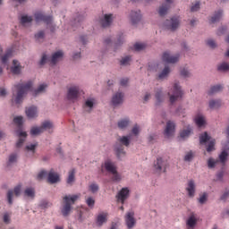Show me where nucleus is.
<instances>
[{
  "label": "nucleus",
  "instance_id": "nucleus-18",
  "mask_svg": "<svg viewBox=\"0 0 229 229\" xmlns=\"http://www.w3.org/2000/svg\"><path fill=\"white\" fill-rule=\"evenodd\" d=\"M180 59L179 55H171L168 52H165L162 56L163 62H165L166 64H176L178 60Z\"/></svg>",
  "mask_w": 229,
  "mask_h": 229
},
{
  "label": "nucleus",
  "instance_id": "nucleus-45",
  "mask_svg": "<svg viewBox=\"0 0 229 229\" xmlns=\"http://www.w3.org/2000/svg\"><path fill=\"white\" fill-rule=\"evenodd\" d=\"M131 63V56H125L120 61V65H130Z\"/></svg>",
  "mask_w": 229,
  "mask_h": 229
},
{
  "label": "nucleus",
  "instance_id": "nucleus-39",
  "mask_svg": "<svg viewBox=\"0 0 229 229\" xmlns=\"http://www.w3.org/2000/svg\"><path fill=\"white\" fill-rule=\"evenodd\" d=\"M13 51L12 49L7 50L5 55L2 57V64L6 65L8 64V58H10L13 55Z\"/></svg>",
  "mask_w": 229,
  "mask_h": 229
},
{
  "label": "nucleus",
  "instance_id": "nucleus-1",
  "mask_svg": "<svg viewBox=\"0 0 229 229\" xmlns=\"http://www.w3.org/2000/svg\"><path fill=\"white\" fill-rule=\"evenodd\" d=\"M33 90V82L29 81L27 82H19L14 85L13 89V99L16 105H21L24 101V98L28 95V92Z\"/></svg>",
  "mask_w": 229,
  "mask_h": 229
},
{
  "label": "nucleus",
  "instance_id": "nucleus-33",
  "mask_svg": "<svg viewBox=\"0 0 229 229\" xmlns=\"http://www.w3.org/2000/svg\"><path fill=\"white\" fill-rule=\"evenodd\" d=\"M223 90V86L221 84L213 86L210 88V89L208 91V94L209 96H212V94H216V92H221Z\"/></svg>",
  "mask_w": 229,
  "mask_h": 229
},
{
  "label": "nucleus",
  "instance_id": "nucleus-60",
  "mask_svg": "<svg viewBox=\"0 0 229 229\" xmlns=\"http://www.w3.org/2000/svg\"><path fill=\"white\" fill-rule=\"evenodd\" d=\"M35 148H37V144H31V145H28L26 147L27 151H33V153H35Z\"/></svg>",
  "mask_w": 229,
  "mask_h": 229
},
{
  "label": "nucleus",
  "instance_id": "nucleus-62",
  "mask_svg": "<svg viewBox=\"0 0 229 229\" xmlns=\"http://www.w3.org/2000/svg\"><path fill=\"white\" fill-rule=\"evenodd\" d=\"M4 223H5L6 225H8V223H10V215L8 213H5L4 215Z\"/></svg>",
  "mask_w": 229,
  "mask_h": 229
},
{
  "label": "nucleus",
  "instance_id": "nucleus-12",
  "mask_svg": "<svg viewBox=\"0 0 229 229\" xmlns=\"http://www.w3.org/2000/svg\"><path fill=\"white\" fill-rule=\"evenodd\" d=\"M165 169H167V161L162 159V157H157L154 163V171L160 174V173H165Z\"/></svg>",
  "mask_w": 229,
  "mask_h": 229
},
{
  "label": "nucleus",
  "instance_id": "nucleus-46",
  "mask_svg": "<svg viewBox=\"0 0 229 229\" xmlns=\"http://www.w3.org/2000/svg\"><path fill=\"white\" fill-rule=\"evenodd\" d=\"M134 51H142V49H146V44L143 43H136L133 46Z\"/></svg>",
  "mask_w": 229,
  "mask_h": 229
},
{
  "label": "nucleus",
  "instance_id": "nucleus-2",
  "mask_svg": "<svg viewBox=\"0 0 229 229\" xmlns=\"http://www.w3.org/2000/svg\"><path fill=\"white\" fill-rule=\"evenodd\" d=\"M106 171L109 174H112V182H121L122 176L119 173H117V166L115 164L110 160H106L101 165V173H105Z\"/></svg>",
  "mask_w": 229,
  "mask_h": 229
},
{
  "label": "nucleus",
  "instance_id": "nucleus-59",
  "mask_svg": "<svg viewBox=\"0 0 229 229\" xmlns=\"http://www.w3.org/2000/svg\"><path fill=\"white\" fill-rule=\"evenodd\" d=\"M128 78H123V79H121L120 81V85L121 87H126L128 85Z\"/></svg>",
  "mask_w": 229,
  "mask_h": 229
},
{
  "label": "nucleus",
  "instance_id": "nucleus-29",
  "mask_svg": "<svg viewBox=\"0 0 229 229\" xmlns=\"http://www.w3.org/2000/svg\"><path fill=\"white\" fill-rule=\"evenodd\" d=\"M11 72L13 74H20L21 73V64L17 60L13 61V66L11 67Z\"/></svg>",
  "mask_w": 229,
  "mask_h": 229
},
{
  "label": "nucleus",
  "instance_id": "nucleus-15",
  "mask_svg": "<svg viewBox=\"0 0 229 229\" xmlns=\"http://www.w3.org/2000/svg\"><path fill=\"white\" fill-rule=\"evenodd\" d=\"M226 135H227V145L224 148L221 154L219 155V161L221 164H225L226 158H228V149H229V126L226 129Z\"/></svg>",
  "mask_w": 229,
  "mask_h": 229
},
{
  "label": "nucleus",
  "instance_id": "nucleus-30",
  "mask_svg": "<svg viewBox=\"0 0 229 229\" xmlns=\"http://www.w3.org/2000/svg\"><path fill=\"white\" fill-rule=\"evenodd\" d=\"M21 26H28L33 22V16L22 15L20 19Z\"/></svg>",
  "mask_w": 229,
  "mask_h": 229
},
{
  "label": "nucleus",
  "instance_id": "nucleus-22",
  "mask_svg": "<svg viewBox=\"0 0 229 229\" xmlns=\"http://www.w3.org/2000/svg\"><path fill=\"white\" fill-rule=\"evenodd\" d=\"M186 191L190 198H194V194H196V183L194 182V181L191 180L188 182Z\"/></svg>",
  "mask_w": 229,
  "mask_h": 229
},
{
  "label": "nucleus",
  "instance_id": "nucleus-28",
  "mask_svg": "<svg viewBox=\"0 0 229 229\" xmlns=\"http://www.w3.org/2000/svg\"><path fill=\"white\" fill-rule=\"evenodd\" d=\"M37 106H32L26 109V115L29 117V119H33V117H37Z\"/></svg>",
  "mask_w": 229,
  "mask_h": 229
},
{
  "label": "nucleus",
  "instance_id": "nucleus-20",
  "mask_svg": "<svg viewBox=\"0 0 229 229\" xmlns=\"http://www.w3.org/2000/svg\"><path fill=\"white\" fill-rule=\"evenodd\" d=\"M131 24H137L138 22H140V19H142V14H140V11H131Z\"/></svg>",
  "mask_w": 229,
  "mask_h": 229
},
{
  "label": "nucleus",
  "instance_id": "nucleus-40",
  "mask_svg": "<svg viewBox=\"0 0 229 229\" xmlns=\"http://www.w3.org/2000/svg\"><path fill=\"white\" fill-rule=\"evenodd\" d=\"M191 131H192V129L191 128V126H188L187 130H182L180 132L181 139H187V137L191 135Z\"/></svg>",
  "mask_w": 229,
  "mask_h": 229
},
{
  "label": "nucleus",
  "instance_id": "nucleus-47",
  "mask_svg": "<svg viewBox=\"0 0 229 229\" xmlns=\"http://www.w3.org/2000/svg\"><path fill=\"white\" fill-rule=\"evenodd\" d=\"M86 203L88 207H89V208H94V205H96V200L94 199V198L89 197L86 199Z\"/></svg>",
  "mask_w": 229,
  "mask_h": 229
},
{
  "label": "nucleus",
  "instance_id": "nucleus-49",
  "mask_svg": "<svg viewBox=\"0 0 229 229\" xmlns=\"http://www.w3.org/2000/svg\"><path fill=\"white\" fill-rule=\"evenodd\" d=\"M140 131V127L139 125H134V127L132 128L131 130V135H134L135 137H137V135H139Z\"/></svg>",
  "mask_w": 229,
  "mask_h": 229
},
{
  "label": "nucleus",
  "instance_id": "nucleus-23",
  "mask_svg": "<svg viewBox=\"0 0 229 229\" xmlns=\"http://www.w3.org/2000/svg\"><path fill=\"white\" fill-rule=\"evenodd\" d=\"M96 104V98H89L86 99L83 108L85 112H90L92 108H94V105Z\"/></svg>",
  "mask_w": 229,
  "mask_h": 229
},
{
  "label": "nucleus",
  "instance_id": "nucleus-56",
  "mask_svg": "<svg viewBox=\"0 0 229 229\" xmlns=\"http://www.w3.org/2000/svg\"><path fill=\"white\" fill-rule=\"evenodd\" d=\"M181 76H183L184 78H189L191 76V72H188L187 69H182L181 71Z\"/></svg>",
  "mask_w": 229,
  "mask_h": 229
},
{
  "label": "nucleus",
  "instance_id": "nucleus-21",
  "mask_svg": "<svg viewBox=\"0 0 229 229\" xmlns=\"http://www.w3.org/2000/svg\"><path fill=\"white\" fill-rule=\"evenodd\" d=\"M166 4H162V6L159 7L158 13L161 17H164L165 13H167V10L171 8V4L173 3V0H165Z\"/></svg>",
  "mask_w": 229,
  "mask_h": 229
},
{
  "label": "nucleus",
  "instance_id": "nucleus-38",
  "mask_svg": "<svg viewBox=\"0 0 229 229\" xmlns=\"http://www.w3.org/2000/svg\"><path fill=\"white\" fill-rule=\"evenodd\" d=\"M128 124H130V119H122L118 122V128H120V130H124V128H126Z\"/></svg>",
  "mask_w": 229,
  "mask_h": 229
},
{
  "label": "nucleus",
  "instance_id": "nucleus-53",
  "mask_svg": "<svg viewBox=\"0 0 229 229\" xmlns=\"http://www.w3.org/2000/svg\"><path fill=\"white\" fill-rule=\"evenodd\" d=\"M22 189L21 184H18L16 187H14L13 192L15 196H21V190Z\"/></svg>",
  "mask_w": 229,
  "mask_h": 229
},
{
  "label": "nucleus",
  "instance_id": "nucleus-34",
  "mask_svg": "<svg viewBox=\"0 0 229 229\" xmlns=\"http://www.w3.org/2000/svg\"><path fill=\"white\" fill-rule=\"evenodd\" d=\"M195 123L199 128H201V126H205V117L201 114H198L195 116Z\"/></svg>",
  "mask_w": 229,
  "mask_h": 229
},
{
  "label": "nucleus",
  "instance_id": "nucleus-4",
  "mask_svg": "<svg viewBox=\"0 0 229 229\" xmlns=\"http://www.w3.org/2000/svg\"><path fill=\"white\" fill-rule=\"evenodd\" d=\"M14 124L18 125V130L16 131V133L18 137H20L18 142L16 143V148H22V144L25 142L26 137H28V133L26 131H22V116H17L13 119Z\"/></svg>",
  "mask_w": 229,
  "mask_h": 229
},
{
  "label": "nucleus",
  "instance_id": "nucleus-32",
  "mask_svg": "<svg viewBox=\"0 0 229 229\" xmlns=\"http://www.w3.org/2000/svg\"><path fill=\"white\" fill-rule=\"evenodd\" d=\"M74 174H76V170L72 169V170L69 171L68 178H67V181H66L68 185H72V183H74V180H75Z\"/></svg>",
  "mask_w": 229,
  "mask_h": 229
},
{
  "label": "nucleus",
  "instance_id": "nucleus-24",
  "mask_svg": "<svg viewBox=\"0 0 229 229\" xmlns=\"http://www.w3.org/2000/svg\"><path fill=\"white\" fill-rule=\"evenodd\" d=\"M123 98H124V94L123 92H117L112 98V103L114 106H117V105H121V103H123Z\"/></svg>",
  "mask_w": 229,
  "mask_h": 229
},
{
  "label": "nucleus",
  "instance_id": "nucleus-36",
  "mask_svg": "<svg viewBox=\"0 0 229 229\" xmlns=\"http://www.w3.org/2000/svg\"><path fill=\"white\" fill-rule=\"evenodd\" d=\"M156 99L157 103H162V101H164V94L162 93V88H157L156 89Z\"/></svg>",
  "mask_w": 229,
  "mask_h": 229
},
{
  "label": "nucleus",
  "instance_id": "nucleus-16",
  "mask_svg": "<svg viewBox=\"0 0 229 229\" xmlns=\"http://www.w3.org/2000/svg\"><path fill=\"white\" fill-rule=\"evenodd\" d=\"M137 221L135 220V213L133 211H129L125 215V225L127 228L131 229L135 226Z\"/></svg>",
  "mask_w": 229,
  "mask_h": 229
},
{
  "label": "nucleus",
  "instance_id": "nucleus-43",
  "mask_svg": "<svg viewBox=\"0 0 229 229\" xmlns=\"http://www.w3.org/2000/svg\"><path fill=\"white\" fill-rule=\"evenodd\" d=\"M217 70L220 72H227L229 71V64L227 63H222L218 65Z\"/></svg>",
  "mask_w": 229,
  "mask_h": 229
},
{
  "label": "nucleus",
  "instance_id": "nucleus-8",
  "mask_svg": "<svg viewBox=\"0 0 229 229\" xmlns=\"http://www.w3.org/2000/svg\"><path fill=\"white\" fill-rule=\"evenodd\" d=\"M207 142H208V146H207L206 149H207L208 153L214 151V149H216V148H215L216 140L212 139L210 136H208V132H204L199 136V143L207 144Z\"/></svg>",
  "mask_w": 229,
  "mask_h": 229
},
{
  "label": "nucleus",
  "instance_id": "nucleus-7",
  "mask_svg": "<svg viewBox=\"0 0 229 229\" xmlns=\"http://www.w3.org/2000/svg\"><path fill=\"white\" fill-rule=\"evenodd\" d=\"M62 58H64V52L62 51H57L54 53L50 59H48L47 55L44 54L39 64L40 65H44L47 62H50L51 65H56L57 62H59V60H62Z\"/></svg>",
  "mask_w": 229,
  "mask_h": 229
},
{
  "label": "nucleus",
  "instance_id": "nucleus-63",
  "mask_svg": "<svg viewBox=\"0 0 229 229\" xmlns=\"http://www.w3.org/2000/svg\"><path fill=\"white\" fill-rule=\"evenodd\" d=\"M35 38L38 40L39 38H44V31H39L35 35Z\"/></svg>",
  "mask_w": 229,
  "mask_h": 229
},
{
  "label": "nucleus",
  "instance_id": "nucleus-9",
  "mask_svg": "<svg viewBox=\"0 0 229 229\" xmlns=\"http://www.w3.org/2000/svg\"><path fill=\"white\" fill-rule=\"evenodd\" d=\"M47 176V180L49 183H56L60 180V177L58 176V174L50 171L48 174L47 171L42 170L41 172L38 173L37 176V180H44Z\"/></svg>",
  "mask_w": 229,
  "mask_h": 229
},
{
  "label": "nucleus",
  "instance_id": "nucleus-14",
  "mask_svg": "<svg viewBox=\"0 0 229 229\" xmlns=\"http://www.w3.org/2000/svg\"><path fill=\"white\" fill-rule=\"evenodd\" d=\"M165 26L166 30H171V31H174L180 26V17L174 16L171 20H166L165 22Z\"/></svg>",
  "mask_w": 229,
  "mask_h": 229
},
{
  "label": "nucleus",
  "instance_id": "nucleus-51",
  "mask_svg": "<svg viewBox=\"0 0 229 229\" xmlns=\"http://www.w3.org/2000/svg\"><path fill=\"white\" fill-rule=\"evenodd\" d=\"M13 162H17V154L15 153L9 156L8 165H10V164H13Z\"/></svg>",
  "mask_w": 229,
  "mask_h": 229
},
{
  "label": "nucleus",
  "instance_id": "nucleus-19",
  "mask_svg": "<svg viewBox=\"0 0 229 229\" xmlns=\"http://www.w3.org/2000/svg\"><path fill=\"white\" fill-rule=\"evenodd\" d=\"M174 128H176V125L174 122L168 121L166 123V127L165 129V137H166V139H169V137H173V135H174Z\"/></svg>",
  "mask_w": 229,
  "mask_h": 229
},
{
  "label": "nucleus",
  "instance_id": "nucleus-57",
  "mask_svg": "<svg viewBox=\"0 0 229 229\" xmlns=\"http://www.w3.org/2000/svg\"><path fill=\"white\" fill-rule=\"evenodd\" d=\"M207 45L212 49H214V47H216V41H214V39H208L207 41Z\"/></svg>",
  "mask_w": 229,
  "mask_h": 229
},
{
  "label": "nucleus",
  "instance_id": "nucleus-54",
  "mask_svg": "<svg viewBox=\"0 0 229 229\" xmlns=\"http://www.w3.org/2000/svg\"><path fill=\"white\" fill-rule=\"evenodd\" d=\"M123 42H124V37L122 35V36H119V38H117V41L114 42L115 47H117V46H121Z\"/></svg>",
  "mask_w": 229,
  "mask_h": 229
},
{
  "label": "nucleus",
  "instance_id": "nucleus-41",
  "mask_svg": "<svg viewBox=\"0 0 229 229\" xmlns=\"http://www.w3.org/2000/svg\"><path fill=\"white\" fill-rule=\"evenodd\" d=\"M220 106H221V100L217 99V100L209 101V108H211L212 110L216 108H219Z\"/></svg>",
  "mask_w": 229,
  "mask_h": 229
},
{
  "label": "nucleus",
  "instance_id": "nucleus-10",
  "mask_svg": "<svg viewBox=\"0 0 229 229\" xmlns=\"http://www.w3.org/2000/svg\"><path fill=\"white\" fill-rule=\"evenodd\" d=\"M34 17L36 19V22L43 21L48 28H53V16H47L42 13H36Z\"/></svg>",
  "mask_w": 229,
  "mask_h": 229
},
{
  "label": "nucleus",
  "instance_id": "nucleus-61",
  "mask_svg": "<svg viewBox=\"0 0 229 229\" xmlns=\"http://www.w3.org/2000/svg\"><path fill=\"white\" fill-rule=\"evenodd\" d=\"M184 160L186 162H191L192 160V152H189L188 154L185 155Z\"/></svg>",
  "mask_w": 229,
  "mask_h": 229
},
{
  "label": "nucleus",
  "instance_id": "nucleus-11",
  "mask_svg": "<svg viewBox=\"0 0 229 229\" xmlns=\"http://www.w3.org/2000/svg\"><path fill=\"white\" fill-rule=\"evenodd\" d=\"M51 128H53V123L49 121H46L40 127H33L30 130V134L40 135V133H43L45 130H51Z\"/></svg>",
  "mask_w": 229,
  "mask_h": 229
},
{
  "label": "nucleus",
  "instance_id": "nucleus-44",
  "mask_svg": "<svg viewBox=\"0 0 229 229\" xmlns=\"http://www.w3.org/2000/svg\"><path fill=\"white\" fill-rule=\"evenodd\" d=\"M25 196H28V198H35V189L33 188H27L24 191Z\"/></svg>",
  "mask_w": 229,
  "mask_h": 229
},
{
  "label": "nucleus",
  "instance_id": "nucleus-27",
  "mask_svg": "<svg viewBox=\"0 0 229 229\" xmlns=\"http://www.w3.org/2000/svg\"><path fill=\"white\" fill-rule=\"evenodd\" d=\"M108 217V214L107 213H100L98 214V216H97V225L98 226H103L104 223H106Z\"/></svg>",
  "mask_w": 229,
  "mask_h": 229
},
{
  "label": "nucleus",
  "instance_id": "nucleus-64",
  "mask_svg": "<svg viewBox=\"0 0 229 229\" xmlns=\"http://www.w3.org/2000/svg\"><path fill=\"white\" fill-rule=\"evenodd\" d=\"M80 42L85 46V44H87V36H81L80 38Z\"/></svg>",
  "mask_w": 229,
  "mask_h": 229
},
{
  "label": "nucleus",
  "instance_id": "nucleus-31",
  "mask_svg": "<svg viewBox=\"0 0 229 229\" xmlns=\"http://www.w3.org/2000/svg\"><path fill=\"white\" fill-rule=\"evenodd\" d=\"M221 17H223V10H218L215 12V14L211 17V22H219L221 21Z\"/></svg>",
  "mask_w": 229,
  "mask_h": 229
},
{
  "label": "nucleus",
  "instance_id": "nucleus-37",
  "mask_svg": "<svg viewBox=\"0 0 229 229\" xmlns=\"http://www.w3.org/2000/svg\"><path fill=\"white\" fill-rule=\"evenodd\" d=\"M169 72H171V70H169L168 66H165L164 70L161 72V73H159L158 80H164L167 78V76L169 75Z\"/></svg>",
  "mask_w": 229,
  "mask_h": 229
},
{
  "label": "nucleus",
  "instance_id": "nucleus-48",
  "mask_svg": "<svg viewBox=\"0 0 229 229\" xmlns=\"http://www.w3.org/2000/svg\"><path fill=\"white\" fill-rule=\"evenodd\" d=\"M219 164L218 160H214L213 158H209L208 161V165L210 169L216 167V165Z\"/></svg>",
  "mask_w": 229,
  "mask_h": 229
},
{
  "label": "nucleus",
  "instance_id": "nucleus-3",
  "mask_svg": "<svg viewBox=\"0 0 229 229\" xmlns=\"http://www.w3.org/2000/svg\"><path fill=\"white\" fill-rule=\"evenodd\" d=\"M80 199V195H69L64 197V205L61 209V212L64 217H67L71 212L72 205H74V203Z\"/></svg>",
  "mask_w": 229,
  "mask_h": 229
},
{
  "label": "nucleus",
  "instance_id": "nucleus-5",
  "mask_svg": "<svg viewBox=\"0 0 229 229\" xmlns=\"http://www.w3.org/2000/svg\"><path fill=\"white\" fill-rule=\"evenodd\" d=\"M130 140H131V134H129L128 136H123L118 139L119 143H116L114 146L118 158H121V157L124 155V146L128 148V146H130Z\"/></svg>",
  "mask_w": 229,
  "mask_h": 229
},
{
  "label": "nucleus",
  "instance_id": "nucleus-17",
  "mask_svg": "<svg viewBox=\"0 0 229 229\" xmlns=\"http://www.w3.org/2000/svg\"><path fill=\"white\" fill-rule=\"evenodd\" d=\"M129 196H130V190L128 188H123L116 195L118 203H122V205H124V201L128 199Z\"/></svg>",
  "mask_w": 229,
  "mask_h": 229
},
{
  "label": "nucleus",
  "instance_id": "nucleus-50",
  "mask_svg": "<svg viewBox=\"0 0 229 229\" xmlns=\"http://www.w3.org/2000/svg\"><path fill=\"white\" fill-rule=\"evenodd\" d=\"M47 87V85H46V84L39 85V87L37 89V90L34 91L35 96H37V94H40V92H44V90H46Z\"/></svg>",
  "mask_w": 229,
  "mask_h": 229
},
{
  "label": "nucleus",
  "instance_id": "nucleus-58",
  "mask_svg": "<svg viewBox=\"0 0 229 229\" xmlns=\"http://www.w3.org/2000/svg\"><path fill=\"white\" fill-rule=\"evenodd\" d=\"M191 12H198L199 10V2H196L191 8Z\"/></svg>",
  "mask_w": 229,
  "mask_h": 229
},
{
  "label": "nucleus",
  "instance_id": "nucleus-52",
  "mask_svg": "<svg viewBox=\"0 0 229 229\" xmlns=\"http://www.w3.org/2000/svg\"><path fill=\"white\" fill-rule=\"evenodd\" d=\"M13 191H9L7 192V199H8L9 205H12L13 203Z\"/></svg>",
  "mask_w": 229,
  "mask_h": 229
},
{
  "label": "nucleus",
  "instance_id": "nucleus-13",
  "mask_svg": "<svg viewBox=\"0 0 229 229\" xmlns=\"http://www.w3.org/2000/svg\"><path fill=\"white\" fill-rule=\"evenodd\" d=\"M78 98H80V87L72 86L68 89V93H67L68 101H72V103H74V101H78Z\"/></svg>",
  "mask_w": 229,
  "mask_h": 229
},
{
  "label": "nucleus",
  "instance_id": "nucleus-6",
  "mask_svg": "<svg viewBox=\"0 0 229 229\" xmlns=\"http://www.w3.org/2000/svg\"><path fill=\"white\" fill-rule=\"evenodd\" d=\"M169 101L171 105H174L178 99H182L183 97V91L180 84L174 83L168 91Z\"/></svg>",
  "mask_w": 229,
  "mask_h": 229
},
{
  "label": "nucleus",
  "instance_id": "nucleus-26",
  "mask_svg": "<svg viewBox=\"0 0 229 229\" xmlns=\"http://www.w3.org/2000/svg\"><path fill=\"white\" fill-rule=\"evenodd\" d=\"M113 14H106L104 19L101 20L100 24L102 28H108L112 24Z\"/></svg>",
  "mask_w": 229,
  "mask_h": 229
},
{
  "label": "nucleus",
  "instance_id": "nucleus-25",
  "mask_svg": "<svg viewBox=\"0 0 229 229\" xmlns=\"http://www.w3.org/2000/svg\"><path fill=\"white\" fill-rule=\"evenodd\" d=\"M196 225H198V218L194 215H191L186 222L187 229H194L196 228Z\"/></svg>",
  "mask_w": 229,
  "mask_h": 229
},
{
  "label": "nucleus",
  "instance_id": "nucleus-42",
  "mask_svg": "<svg viewBox=\"0 0 229 229\" xmlns=\"http://www.w3.org/2000/svg\"><path fill=\"white\" fill-rule=\"evenodd\" d=\"M89 192H92V194H96V192H98V191H99V185L96 182H91L89 185Z\"/></svg>",
  "mask_w": 229,
  "mask_h": 229
},
{
  "label": "nucleus",
  "instance_id": "nucleus-55",
  "mask_svg": "<svg viewBox=\"0 0 229 229\" xmlns=\"http://www.w3.org/2000/svg\"><path fill=\"white\" fill-rule=\"evenodd\" d=\"M206 201H207V193H203L199 199V203H200V205H203Z\"/></svg>",
  "mask_w": 229,
  "mask_h": 229
},
{
  "label": "nucleus",
  "instance_id": "nucleus-35",
  "mask_svg": "<svg viewBox=\"0 0 229 229\" xmlns=\"http://www.w3.org/2000/svg\"><path fill=\"white\" fill-rule=\"evenodd\" d=\"M85 19V15L78 14L76 18L73 19L72 24L73 26H81V22H83V20Z\"/></svg>",
  "mask_w": 229,
  "mask_h": 229
}]
</instances>
